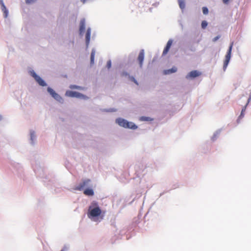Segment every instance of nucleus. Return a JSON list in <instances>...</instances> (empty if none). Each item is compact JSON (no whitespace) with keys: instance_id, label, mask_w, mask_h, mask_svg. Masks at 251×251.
Masks as SVG:
<instances>
[{"instance_id":"nucleus-24","label":"nucleus","mask_w":251,"mask_h":251,"mask_svg":"<svg viewBox=\"0 0 251 251\" xmlns=\"http://www.w3.org/2000/svg\"><path fill=\"white\" fill-rule=\"evenodd\" d=\"M220 38V35L217 36L216 37H215V38H214L213 39V41L215 42L216 41H217Z\"/></svg>"},{"instance_id":"nucleus-1","label":"nucleus","mask_w":251,"mask_h":251,"mask_svg":"<svg viewBox=\"0 0 251 251\" xmlns=\"http://www.w3.org/2000/svg\"><path fill=\"white\" fill-rule=\"evenodd\" d=\"M104 214V212L102 214V211L97 202L93 201L89 206L87 216L89 219H93L95 218L100 217V219H102Z\"/></svg>"},{"instance_id":"nucleus-25","label":"nucleus","mask_w":251,"mask_h":251,"mask_svg":"<svg viewBox=\"0 0 251 251\" xmlns=\"http://www.w3.org/2000/svg\"><path fill=\"white\" fill-rule=\"evenodd\" d=\"M0 4L1 6V8L2 7H4V6H5L4 4V3H3V0H0Z\"/></svg>"},{"instance_id":"nucleus-3","label":"nucleus","mask_w":251,"mask_h":251,"mask_svg":"<svg viewBox=\"0 0 251 251\" xmlns=\"http://www.w3.org/2000/svg\"><path fill=\"white\" fill-rule=\"evenodd\" d=\"M232 46H233V43H232L231 44L230 46H229L228 51L226 55V58H225V60L224 61V69H226V68L227 67V66L229 63V62L230 61V59L231 58V54Z\"/></svg>"},{"instance_id":"nucleus-22","label":"nucleus","mask_w":251,"mask_h":251,"mask_svg":"<svg viewBox=\"0 0 251 251\" xmlns=\"http://www.w3.org/2000/svg\"><path fill=\"white\" fill-rule=\"evenodd\" d=\"M140 120L142 121H149V118L146 117H141Z\"/></svg>"},{"instance_id":"nucleus-27","label":"nucleus","mask_w":251,"mask_h":251,"mask_svg":"<svg viewBox=\"0 0 251 251\" xmlns=\"http://www.w3.org/2000/svg\"><path fill=\"white\" fill-rule=\"evenodd\" d=\"M223 1L224 3L227 4L229 0H223Z\"/></svg>"},{"instance_id":"nucleus-17","label":"nucleus","mask_w":251,"mask_h":251,"mask_svg":"<svg viewBox=\"0 0 251 251\" xmlns=\"http://www.w3.org/2000/svg\"><path fill=\"white\" fill-rule=\"evenodd\" d=\"M94 57H95V51L93 50L91 54V63H94Z\"/></svg>"},{"instance_id":"nucleus-15","label":"nucleus","mask_w":251,"mask_h":251,"mask_svg":"<svg viewBox=\"0 0 251 251\" xmlns=\"http://www.w3.org/2000/svg\"><path fill=\"white\" fill-rule=\"evenodd\" d=\"M70 88H71L72 89H79V90H83L84 89V88L80 87V86H76L75 85H71L70 86Z\"/></svg>"},{"instance_id":"nucleus-28","label":"nucleus","mask_w":251,"mask_h":251,"mask_svg":"<svg viewBox=\"0 0 251 251\" xmlns=\"http://www.w3.org/2000/svg\"><path fill=\"white\" fill-rule=\"evenodd\" d=\"M243 112H244V110H243V109H242V112H241V115H240V116H239L240 117H243Z\"/></svg>"},{"instance_id":"nucleus-10","label":"nucleus","mask_w":251,"mask_h":251,"mask_svg":"<svg viewBox=\"0 0 251 251\" xmlns=\"http://www.w3.org/2000/svg\"><path fill=\"white\" fill-rule=\"evenodd\" d=\"M144 59V50H140L138 57V60L139 63V65L140 67H142L143 65V62Z\"/></svg>"},{"instance_id":"nucleus-2","label":"nucleus","mask_w":251,"mask_h":251,"mask_svg":"<svg viewBox=\"0 0 251 251\" xmlns=\"http://www.w3.org/2000/svg\"><path fill=\"white\" fill-rule=\"evenodd\" d=\"M116 122L120 126L125 128L132 129H135L137 128V126L133 123L128 122L127 121L121 118L117 119L116 120Z\"/></svg>"},{"instance_id":"nucleus-14","label":"nucleus","mask_w":251,"mask_h":251,"mask_svg":"<svg viewBox=\"0 0 251 251\" xmlns=\"http://www.w3.org/2000/svg\"><path fill=\"white\" fill-rule=\"evenodd\" d=\"M177 71V68L176 67H173L171 69L167 70L164 71V73L166 75L175 73Z\"/></svg>"},{"instance_id":"nucleus-20","label":"nucleus","mask_w":251,"mask_h":251,"mask_svg":"<svg viewBox=\"0 0 251 251\" xmlns=\"http://www.w3.org/2000/svg\"><path fill=\"white\" fill-rule=\"evenodd\" d=\"M202 12L204 15L207 14L208 13V8L206 7H202Z\"/></svg>"},{"instance_id":"nucleus-30","label":"nucleus","mask_w":251,"mask_h":251,"mask_svg":"<svg viewBox=\"0 0 251 251\" xmlns=\"http://www.w3.org/2000/svg\"><path fill=\"white\" fill-rule=\"evenodd\" d=\"M1 117L0 116V121L1 120Z\"/></svg>"},{"instance_id":"nucleus-6","label":"nucleus","mask_w":251,"mask_h":251,"mask_svg":"<svg viewBox=\"0 0 251 251\" xmlns=\"http://www.w3.org/2000/svg\"><path fill=\"white\" fill-rule=\"evenodd\" d=\"M50 95L56 100L59 102H63V99L57 93H56L52 88L48 87L47 89Z\"/></svg>"},{"instance_id":"nucleus-13","label":"nucleus","mask_w":251,"mask_h":251,"mask_svg":"<svg viewBox=\"0 0 251 251\" xmlns=\"http://www.w3.org/2000/svg\"><path fill=\"white\" fill-rule=\"evenodd\" d=\"M83 193L85 195L89 196H92L94 195V191H93V189L91 188L86 189L84 191Z\"/></svg>"},{"instance_id":"nucleus-11","label":"nucleus","mask_w":251,"mask_h":251,"mask_svg":"<svg viewBox=\"0 0 251 251\" xmlns=\"http://www.w3.org/2000/svg\"><path fill=\"white\" fill-rule=\"evenodd\" d=\"M85 28V20L84 19H82L80 20L79 24V33L82 34L84 32Z\"/></svg>"},{"instance_id":"nucleus-18","label":"nucleus","mask_w":251,"mask_h":251,"mask_svg":"<svg viewBox=\"0 0 251 251\" xmlns=\"http://www.w3.org/2000/svg\"><path fill=\"white\" fill-rule=\"evenodd\" d=\"M179 5L181 9H183L185 7L184 2L181 0H179Z\"/></svg>"},{"instance_id":"nucleus-29","label":"nucleus","mask_w":251,"mask_h":251,"mask_svg":"<svg viewBox=\"0 0 251 251\" xmlns=\"http://www.w3.org/2000/svg\"><path fill=\"white\" fill-rule=\"evenodd\" d=\"M251 97H250L249 98L248 100V102H247V104L249 102V101H250V100H251Z\"/></svg>"},{"instance_id":"nucleus-12","label":"nucleus","mask_w":251,"mask_h":251,"mask_svg":"<svg viewBox=\"0 0 251 251\" xmlns=\"http://www.w3.org/2000/svg\"><path fill=\"white\" fill-rule=\"evenodd\" d=\"M90 36H91V29L90 28H88L87 29L86 33V45L88 46L89 44L90 40Z\"/></svg>"},{"instance_id":"nucleus-4","label":"nucleus","mask_w":251,"mask_h":251,"mask_svg":"<svg viewBox=\"0 0 251 251\" xmlns=\"http://www.w3.org/2000/svg\"><path fill=\"white\" fill-rule=\"evenodd\" d=\"M91 180L89 179H85L80 182L75 189L76 190L81 191L86 187H90Z\"/></svg>"},{"instance_id":"nucleus-21","label":"nucleus","mask_w":251,"mask_h":251,"mask_svg":"<svg viewBox=\"0 0 251 251\" xmlns=\"http://www.w3.org/2000/svg\"><path fill=\"white\" fill-rule=\"evenodd\" d=\"M36 0H25V2L27 4L33 3L36 1Z\"/></svg>"},{"instance_id":"nucleus-19","label":"nucleus","mask_w":251,"mask_h":251,"mask_svg":"<svg viewBox=\"0 0 251 251\" xmlns=\"http://www.w3.org/2000/svg\"><path fill=\"white\" fill-rule=\"evenodd\" d=\"M207 25V23L206 21H203L201 22V27L203 29H204L206 27Z\"/></svg>"},{"instance_id":"nucleus-16","label":"nucleus","mask_w":251,"mask_h":251,"mask_svg":"<svg viewBox=\"0 0 251 251\" xmlns=\"http://www.w3.org/2000/svg\"><path fill=\"white\" fill-rule=\"evenodd\" d=\"M1 9H2V11L4 13V17L6 18L8 16V10L6 9V6H4V7H2Z\"/></svg>"},{"instance_id":"nucleus-8","label":"nucleus","mask_w":251,"mask_h":251,"mask_svg":"<svg viewBox=\"0 0 251 251\" xmlns=\"http://www.w3.org/2000/svg\"><path fill=\"white\" fill-rule=\"evenodd\" d=\"M201 75V73L197 71L194 70L190 72L186 76V78H194L197 76H200Z\"/></svg>"},{"instance_id":"nucleus-9","label":"nucleus","mask_w":251,"mask_h":251,"mask_svg":"<svg viewBox=\"0 0 251 251\" xmlns=\"http://www.w3.org/2000/svg\"><path fill=\"white\" fill-rule=\"evenodd\" d=\"M172 43H173V40L171 39L169 40L165 48H164V49L163 50V51L162 53L163 55H165L166 54H167V53L168 52V51L172 45Z\"/></svg>"},{"instance_id":"nucleus-7","label":"nucleus","mask_w":251,"mask_h":251,"mask_svg":"<svg viewBox=\"0 0 251 251\" xmlns=\"http://www.w3.org/2000/svg\"><path fill=\"white\" fill-rule=\"evenodd\" d=\"M66 96L70 97H76L85 99L87 97L84 95L78 92H74L71 91H67L66 92Z\"/></svg>"},{"instance_id":"nucleus-5","label":"nucleus","mask_w":251,"mask_h":251,"mask_svg":"<svg viewBox=\"0 0 251 251\" xmlns=\"http://www.w3.org/2000/svg\"><path fill=\"white\" fill-rule=\"evenodd\" d=\"M30 75L34 78L35 80L40 86H45L47 85L46 82L39 76H38L34 71H31L30 72Z\"/></svg>"},{"instance_id":"nucleus-26","label":"nucleus","mask_w":251,"mask_h":251,"mask_svg":"<svg viewBox=\"0 0 251 251\" xmlns=\"http://www.w3.org/2000/svg\"><path fill=\"white\" fill-rule=\"evenodd\" d=\"M131 80L132 81H133L135 83H136L137 85H138V83H137V82L136 80V79H135L133 77H132L131 78Z\"/></svg>"},{"instance_id":"nucleus-23","label":"nucleus","mask_w":251,"mask_h":251,"mask_svg":"<svg viewBox=\"0 0 251 251\" xmlns=\"http://www.w3.org/2000/svg\"><path fill=\"white\" fill-rule=\"evenodd\" d=\"M111 66V62L110 60H109L107 62V67L108 69H109Z\"/></svg>"}]
</instances>
